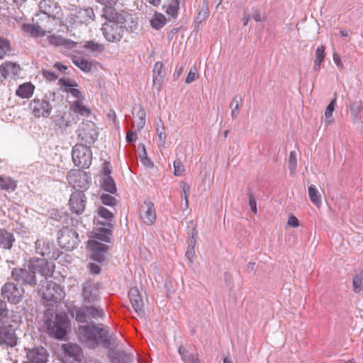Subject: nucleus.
Segmentation results:
<instances>
[{
  "label": "nucleus",
  "mask_w": 363,
  "mask_h": 363,
  "mask_svg": "<svg viewBox=\"0 0 363 363\" xmlns=\"http://www.w3.org/2000/svg\"><path fill=\"white\" fill-rule=\"evenodd\" d=\"M43 75L50 79H56L57 78V76L51 71H44Z\"/></svg>",
  "instance_id": "69168bd1"
},
{
  "label": "nucleus",
  "mask_w": 363,
  "mask_h": 363,
  "mask_svg": "<svg viewBox=\"0 0 363 363\" xmlns=\"http://www.w3.org/2000/svg\"><path fill=\"white\" fill-rule=\"evenodd\" d=\"M98 216L106 220L105 222L100 221L96 216L94 218V225L96 227L99 225H104L109 228H113L111 221L113 218V213L104 206H100L97 211Z\"/></svg>",
  "instance_id": "b1692460"
},
{
  "label": "nucleus",
  "mask_w": 363,
  "mask_h": 363,
  "mask_svg": "<svg viewBox=\"0 0 363 363\" xmlns=\"http://www.w3.org/2000/svg\"><path fill=\"white\" fill-rule=\"evenodd\" d=\"M287 225L292 228H297L299 226V220L295 216H291L288 218Z\"/></svg>",
  "instance_id": "6e6d98bb"
},
{
  "label": "nucleus",
  "mask_w": 363,
  "mask_h": 363,
  "mask_svg": "<svg viewBox=\"0 0 363 363\" xmlns=\"http://www.w3.org/2000/svg\"><path fill=\"white\" fill-rule=\"evenodd\" d=\"M142 1L145 2V4L149 3L154 6H157L160 3V0H142Z\"/></svg>",
  "instance_id": "338daca9"
},
{
  "label": "nucleus",
  "mask_w": 363,
  "mask_h": 363,
  "mask_svg": "<svg viewBox=\"0 0 363 363\" xmlns=\"http://www.w3.org/2000/svg\"><path fill=\"white\" fill-rule=\"evenodd\" d=\"M45 284L46 285H42L38 291V294L43 299L53 303H59L64 299L65 292L59 284L47 280Z\"/></svg>",
  "instance_id": "39448f33"
},
{
  "label": "nucleus",
  "mask_w": 363,
  "mask_h": 363,
  "mask_svg": "<svg viewBox=\"0 0 363 363\" xmlns=\"http://www.w3.org/2000/svg\"><path fill=\"white\" fill-rule=\"evenodd\" d=\"M198 78V73L195 67L191 68L186 78V83L190 84Z\"/></svg>",
  "instance_id": "864d4df0"
},
{
  "label": "nucleus",
  "mask_w": 363,
  "mask_h": 363,
  "mask_svg": "<svg viewBox=\"0 0 363 363\" xmlns=\"http://www.w3.org/2000/svg\"><path fill=\"white\" fill-rule=\"evenodd\" d=\"M173 166L174 174L175 176H181L184 171L182 162L179 160H177L174 162Z\"/></svg>",
  "instance_id": "603ef678"
},
{
  "label": "nucleus",
  "mask_w": 363,
  "mask_h": 363,
  "mask_svg": "<svg viewBox=\"0 0 363 363\" xmlns=\"http://www.w3.org/2000/svg\"><path fill=\"white\" fill-rule=\"evenodd\" d=\"M68 311L72 318H74L77 322L86 323L87 321V311L86 306L84 308L72 306L68 308Z\"/></svg>",
  "instance_id": "cd10ccee"
},
{
  "label": "nucleus",
  "mask_w": 363,
  "mask_h": 363,
  "mask_svg": "<svg viewBox=\"0 0 363 363\" xmlns=\"http://www.w3.org/2000/svg\"><path fill=\"white\" fill-rule=\"evenodd\" d=\"M35 86L30 82L21 84L16 91V94L22 99H28L32 96Z\"/></svg>",
  "instance_id": "7c9ffc66"
},
{
  "label": "nucleus",
  "mask_w": 363,
  "mask_h": 363,
  "mask_svg": "<svg viewBox=\"0 0 363 363\" xmlns=\"http://www.w3.org/2000/svg\"><path fill=\"white\" fill-rule=\"evenodd\" d=\"M167 23L166 17L162 13H155L154 17L150 21L151 26L159 30L164 26Z\"/></svg>",
  "instance_id": "f704fd0d"
},
{
  "label": "nucleus",
  "mask_w": 363,
  "mask_h": 363,
  "mask_svg": "<svg viewBox=\"0 0 363 363\" xmlns=\"http://www.w3.org/2000/svg\"><path fill=\"white\" fill-rule=\"evenodd\" d=\"M22 30L26 34L34 37H43L46 34L45 30H43L39 26L34 24H23Z\"/></svg>",
  "instance_id": "2f4dec72"
},
{
  "label": "nucleus",
  "mask_w": 363,
  "mask_h": 363,
  "mask_svg": "<svg viewBox=\"0 0 363 363\" xmlns=\"http://www.w3.org/2000/svg\"><path fill=\"white\" fill-rule=\"evenodd\" d=\"M1 295L9 302L14 304L20 303L24 295V289L13 283H6L1 289Z\"/></svg>",
  "instance_id": "9b49d317"
},
{
  "label": "nucleus",
  "mask_w": 363,
  "mask_h": 363,
  "mask_svg": "<svg viewBox=\"0 0 363 363\" xmlns=\"http://www.w3.org/2000/svg\"><path fill=\"white\" fill-rule=\"evenodd\" d=\"M39 8L43 13L53 18L61 11L60 6L54 0H42L39 4Z\"/></svg>",
  "instance_id": "5701e85b"
},
{
  "label": "nucleus",
  "mask_w": 363,
  "mask_h": 363,
  "mask_svg": "<svg viewBox=\"0 0 363 363\" xmlns=\"http://www.w3.org/2000/svg\"><path fill=\"white\" fill-rule=\"evenodd\" d=\"M95 19V13L91 7L79 8L72 10L67 18V21L71 25L86 24L88 25Z\"/></svg>",
  "instance_id": "0eeeda50"
},
{
  "label": "nucleus",
  "mask_w": 363,
  "mask_h": 363,
  "mask_svg": "<svg viewBox=\"0 0 363 363\" xmlns=\"http://www.w3.org/2000/svg\"><path fill=\"white\" fill-rule=\"evenodd\" d=\"M96 125L91 121L82 123L78 130V138L84 145L93 144L98 138Z\"/></svg>",
  "instance_id": "9d476101"
},
{
  "label": "nucleus",
  "mask_w": 363,
  "mask_h": 363,
  "mask_svg": "<svg viewBox=\"0 0 363 363\" xmlns=\"http://www.w3.org/2000/svg\"><path fill=\"white\" fill-rule=\"evenodd\" d=\"M240 101L241 97L240 96H235L230 103V107L232 108L231 116L233 119L236 118L238 115Z\"/></svg>",
  "instance_id": "a18cd8bd"
},
{
  "label": "nucleus",
  "mask_w": 363,
  "mask_h": 363,
  "mask_svg": "<svg viewBox=\"0 0 363 363\" xmlns=\"http://www.w3.org/2000/svg\"><path fill=\"white\" fill-rule=\"evenodd\" d=\"M55 266L45 258H32L28 262V269L35 275L36 273L45 277H51Z\"/></svg>",
  "instance_id": "6e6552de"
},
{
  "label": "nucleus",
  "mask_w": 363,
  "mask_h": 363,
  "mask_svg": "<svg viewBox=\"0 0 363 363\" xmlns=\"http://www.w3.org/2000/svg\"><path fill=\"white\" fill-rule=\"evenodd\" d=\"M128 296L131 304L135 312L141 314L143 312V301L140 296V291L137 287H133L128 292Z\"/></svg>",
  "instance_id": "393cba45"
},
{
  "label": "nucleus",
  "mask_w": 363,
  "mask_h": 363,
  "mask_svg": "<svg viewBox=\"0 0 363 363\" xmlns=\"http://www.w3.org/2000/svg\"><path fill=\"white\" fill-rule=\"evenodd\" d=\"M103 172L106 177H110L111 173V165L108 162H105L103 165Z\"/></svg>",
  "instance_id": "680f3d73"
},
{
  "label": "nucleus",
  "mask_w": 363,
  "mask_h": 363,
  "mask_svg": "<svg viewBox=\"0 0 363 363\" xmlns=\"http://www.w3.org/2000/svg\"><path fill=\"white\" fill-rule=\"evenodd\" d=\"M55 67L57 68L59 70H66L67 69V67L65 65H62V64L59 63V62H57L54 65Z\"/></svg>",
  "instance_id": "774afa93"
},
{
  "label": "nucleus",
  "mask_w": 363,
  "mask_h": 363,
  "mask_svg": "<svg viewBox=\"0 0 363 363\" xmlns=\"http://www.w3.org/2000/svg\"><path fill=\"white\" fill-rule=\"evenodd\" d=\"M14 240L13 233L8 232L5 229H0V247L10 250L13 246Z\"/></svg>",
  "instance_id": "c756f323"
},
{
  "label": "nucleus",
  "mask_w": 363,
  "mask_h": 363,
  "mask_svg": "<svg viewBox=\"0 0 363 363\" xmlns=\"http://www.w3.org/2000/svg\"><path fill=\"white\" fill-rule=\"evenodd\" d=\"M68 183L74 188L86 189L89 186L87 174L79 170L74 169L67 175Z\"/></svg>",
  "instance_id": "2eb2a0df"
},
{
  "label": "nucleus",
  "mask_w": 363,
  "mask_h": 363,
  "mask_svg": "<svg viewBox=\"0 0 363 363\" xmlns=\"http://www.w3.org/2000/svg\"><path fill=\"white\" fill-rule=\"evenodd\" d=\"M82 296L84 304L94 303L99 298V288L96 284L87 281L82 285Z\"/></svg>",
  "instance_id": "6ab92c4d"
},
{
  "label": "nucleus",
  "mask_w": 363,
  "mask_h": 363,
  "mask_svg": "<svg viewBox=\"0 0 363 363\" xmlns=\"http://www.w3.org/2000/svg\"><path fill=\"white\" fill-rule=\"evenodd\" d=\"M249 205L255 214L257 213V202L253 196L249 199Z\"/></svg>",
  "instance_id": "bf43d9fd"
},
{
  "label": "nucleus",
  "mask_w": 363,
  "mask_h": 363,
  "mask_svg": "<svg viewBox=\"0 0 363 363\" xmlns=\"http://www.w3.org/2000/svg\"><path fill=\"white\" fill-rule=\"evenodd\" d=\"M308 196L310 201L317 207L320 208L322 205L321 194L313 185L308 186Z\"/></svg>",
  "instance_id": "72a5a7b5"
},
{
  "label": "nucleus",
  "mask_w": 363,
  "mask_h": 363,
  "mask_svg": "<svg viewBox=\"0 0 363 363\" xmlns=\"http://www.w3.org/2000/svg\"><path fill=\"white\" fill-rule=\"evenodd\" d=\"M11 50V44L6 39L0 38V60L5 57Z\"/></svg>",
  "instance_id": "37998d69"
},
{
  "label": "nucleus",
  "mask_w": 363,
  "mask_h": 363,
  "mask_svg": "<svg viewBox=\"0 0 363 363\" xmlns=\"http://www.w3.org/2000/svg\"><path fill=\"white\" fill-rule=\"evenodd\" d=\"M333 58L334 62L336 64V65H337L338 67H340L341 68H343L344 65L342 62L341 57L337 52H334L333 54Z\"/></svg>",
  "instance_id": "052dcab7"
},
{
  "label": "nucleus",
  "mask_w": 363,
  "mask_h": 363,
  "mask_svg": "<svg viewBox=\"0 0 363 363\" xmlns=\"http://www.w3.org/2000/svg\"><path fill=\"white\" fill-rule=\"evenodd\" d=\"M72 157L75 166L88 168L91 163V150L86 145L77 144L72 149Z\"/></svg>",
  "instance_id": "423d86ee"
},
{
  "label": "nucleus",
  "mask_w": 363,
  "mask_h": 363,
  "mask_svg": "<svg viewBox=\"0 0 363 363\" xmlns=\"http://www.w3.org/2000/svg\"><path fill=\"white\" fill-rule=\"evenodd\" d=\"M353 291L359 294L363 289V272L356 274L352 280Z\"/></svg>",
  "instance_id": "a19ab883"
},
{
  "label": "nucleus",
  "mask_w": 363,
  "mask_h": 363,
  "mask_svg": "<svg viewBox=\"0 0 363 363\" xmlns=\"http://www.w3.org/2000/svg\"><path fill=\"white\" fill-rule=\"evenodd\" d=\"M139 214L140 219L145 225H152L157 218L154 203L149 201H144L140 205Z\"/></svg>",
  "instance_id": "f8f14e48"
},
{
  "label": "nucleus",
  "mask_w": 363,
  "mask_h": 363,
  "mask_svg": "<svg viewBox=\"0 0 363 363\" xmlns=\"http://www.w3.org/2000/svg\"><path fill=\"white\" fill-rule=\"evenodd\" d=\"M21 71L20 65L16 62L6 61L0 65V80L4 81L8 78L15 79Z\"/></svg>",
  "instance_id": "dca6fc26"
},
{
  "label": "nucleus",
  "mask_w": 363,
  "mask_h": 363,
  "mask_svg": "<svg viewBox=\"0 0 363 363\" xmlns=\"http://www.w3.org/2000/svg\"><path fill=\"white\" fill-rule=\"evenodd\" d=\"M128 12L116 10L106 9L102 17L106 20L103 23L101 31L106 40L117 43L123 38L125 31Z\"/></svg>",
  "instance_id": "f257e3e1"
},
{
  "label": "nucleus",
  "mask_w": 363,
  "mask_h": 363,
  "mask_svg": "<svg viewBox=\"0 0 363 363\" xmlns=\"http://www.w3.org/2000/svg\"><path fill=\"white\" fill-rule=\"evenodd\" d=\"M11 277L18 283L35 285L36 284L35 275L29 269L23 268H13L11 271Z\"/></svg>",
  "instance_id": "f3484780"
},
{
  "label": "nucleus",
  "mask_w": 363,
  "mask_h": 363,
  "mask_svg": "<svg viewBox=\"0 0 363 363\" xmlns=\"http://www.w3.org/2000/svg\"><path fill=\"white\" fill-rule=\"evenodd\" d=\"M59 84L63 89L64 91L71 94L77 100L84 99L79 91L77 83L70 79L61 78L59 80Z\"/></svg>",
  "instance_id": "4be33fe9"
},
{
  "label": "nucleus",
  "mask_w": 363,
  "mask_h": 363,
  "mask_svg": "<svg viewBox=\"0 0 363 363\" xmlns=\"http://www.w3.org/2000/svg\"><path fill=\"white\" fill-rule=\"evenodd\" d=\"M65 358L69 363H81L83 359L82 348L77 344L67 343L62 345Z\"/></svg>",
  "instance_id": "ddd939ff"
},
{
  "label": "nucleus",
  "mask_w": 363,
  "mask_h": 363,
  "mask_svg": "<svg viewBox=\"0 0 363 363\" xmlns=\"http://www.w3.org/2000/svg\"><path fill=\"white\" fill-rule=\"evenodd\" d=\"M112 228H97L95 237L102 241L109 242V236L111 235Z\"/></svg>",
  "instance_id": "e433bc0d"
},
{
  "label": "nucleus",
  "mask_w": 363,
  "mask_h": 363,
  "mask_svg": "<svg viewBox=\"0 0 363 363\" xmlns=\"http://www.w3.org/2000/svg\"><path fill=\"white\" fill-rule=\"evenodd\" d=\"M89 269L91 274H99L101 272V269L99 266L94 263H91L89 264Z\"/></svg>",
  "instance_id": "4d7b16f0"
},
{
  "label": "nucleus",
  "mask_w": 363,
  "mask_h": 363,
  "mask_svg": "<svg viewBox=\"0 0 363 363\" xmlns=\"http://www.w3.org/2000/svg\"><path fill=\"white\" fill-rule=\"evenodd\" d=\"M137 140V134L133 131H128L126 133V140L128 143L134 142Z\"/></svg>",
  "instance_id": "13d9d810"
},
{
  "label": "nucleus",
  "mask_w": 363,
  "mask_h": 363,
  "mask_svg": "<svg viewBox=\"0 0 363 363\" xmlns=\"http://www.w3.org/2000/svg\"><path fill=\"white\" fill-rule=\"evenodd\" d=\"M101 200L103 204L106 206H113L116 204V199L109 194H103L101 196Z\"/></svg>",
  "instance_id": "3c124183"
},
{
  "label": "nucleus",
  "mask_w": 363,
  "mask_h": 363,
  "mask_svg": "<svg viewBox=\"0 0 363 363\" xmlns=\"http://www.w3.org/2000/svg\"><path fill=\"white\" fill-rule=\"evenodd\" d=\"M85 202L84 195L81 191L74 192L69 201L71 211L77 215L82 214L85 208Z\"/></svg>",
  "instance_id": "aec40b11"
},
{
  "label": "nucleus",
  "mask_w": 363,
  "mask_h": 363,
  "mask_svg": "<svg viewBox=\"0 0 363 363\" xmlns=\"http://www.w3.org/2000/svg\"><path fill=\"white\" fill-rule=\"evenodd\" d=\"M157 134H158V137H159L160 140L162 143H164L165 139H166V134H165V132H164V128L162 127L161 130L157 129Z\"/></svg>",
  "instance_id": "0e129e2a"
},
{
  "label": "nucleus",
  "mask_w": 363,
  "mask_h": 363,
  "mask_svg": "<svg viewBox=\"0 0 363 363\" xmlns=\"http://www.w3.org/2000/svg\"><path fill=\"white\" fill-rule=\"evenodd\" d=\"M179 187L182 189V198L185 201V205H184V208H183V210L184 211L187 210L189 207V193H190V186L185 182L182 181V182H179Z\"/></svg>",
  "instance_id": "4c0bfd02"
},
{
  "label": "nucleus",
  "mask_w": 363,
  "mask_h": 363,
  "mask_svg": "<svg viewBox=\"0 0 363 363\" xmlns=\"http://www.w3.org/2000/svg\"><path fill=\"white\" fill-rule=\"evenodd\" d=\"M30 108L35 118H47L52 110V106L48 101L38 99H35L30 102Z\"/></svg>",
  "instance_id": "4468645a"
},
{
  "label": "nucleus",
  "mask_w": 363,
  "mask_h": 363,
  "mask_svg": "<svg viewBox=\"0 0 363 363\" xmlns=\"http://www.w3.org/2000/svg\"><path fill=\"white\" fill-rule=\"evenodd\" d=\"M336 102V98H334L330 103L328 105L325 111V116L326 118H329L332 116L333 113L335 110V105Z\"/></svg>",
  "instance_id": "5fc2aeb1"
},
{
  "label": "nucleus",
  "mask_w": 363,
  "mask_h": 363,
  "mask_svg": "<svg viewBox=\"0 0 363 363\" xmlns=\"http://www.w3.org/2000/svg\"><path fill=\"white\" fill-rule=\"evenodd\" d=\"M17 186L16 182L9 177H0V189L6 191H14Z\"/></svg>",
  "instance_id": "c9c22d12"
},
{
  "label": "nucleus",
  "mask_w": 363,
  "mask_h": 363,
  "mask_svg": "<svg viewBox=\"0 0 363 363\" xmlns=\"http://www.w3.org/2000/svg\"><path fill=\"white\" fill-rule=\"evenodd\" d=\"M72 61L78 68L84 72H90L92 68V64L84 57L73 56Z\"/></svg>",
  "instance_id": "473e14b6"
},
{
  "label": "nucleus",
  "mask_w": 363,
  "mask_h": 363,
  "mask_svg": "<svg viewBox=\"0 0 363 363\" xmlns=\"http://www.w3.org/2000/svg\"><path fill=\"white\" fill-rule=\"evenodd\" d=\"M325 48L324 45H321L316 49L315 51V69H320L322 62L324 61L325 57Z\"/></svg>",
  "instance_id": "ea45409f"
},
{
  "label": "nucleus",
  "mask_w": 363,
  "mask_h": 363,
  "mask_svg": "<svg viewBox=\"0 0 363 363\" xmlns=\"http://www.w3.org/2000/svg\"><path fill=\"white\" fill-rule=\"evenodd\" d=\"M84 48L93 52H102L104 50V45L94 40L86 41Z\"/></svg>",
  "instance_id": "c03bdc74"
},
{
  "label": "nucleus",
  "mask_w": 363,
  "mask_h": 363,
  "mask_svg": "<svg viewBox=\"0 0 363 363\" xmlns=\"http://www.w3.org/2000/svg\"><path fill=\"white\" fill-rule=\"evenodd\" d=\"M48 42L50 44L53 45L55 46H64L65 48H74L76 46V43L65 39L60 35H51L48 38Z\"/></svg>",
  "instance_id": "c85d7f7f"
},
{
  "label": "nucleus",
  "mask_w": 363,
  "mask_h": 363,
  "mask_svg": "<svg viewBox=\"0 0 363 363\" xmlns=\"http://www.w3.org/2000/svg\"><path fill=\"white\" fill-rule=\"evenodd\" d=\"M84 99H81L72 101L69 105V110L74 113L88 117L91 115V110L84 104Z\"/></svg>",
  "instance_id": "a878e982"
},
{
  "label": "nucleus",
  "mask_w": 363,
  "mask_h": 363,
  "mask_svg": "<svg viewBox=\"0 0 363 363\" xmlns=\"http://www.w3.org/2000/svg\"><path fill=\"white\" fill-rule=\"evenodd\" d=\"M57 240L60 246L66 250L74 249L79 241L78 233L68 228H63L60 230Z\"/></svg>",
  "instance_id": "1a4fd4ad"
},
{
  "label": "nucleus",
  "mask_w": 363,
  "mask_h": 363,
  "mask_svg": "<svg viewBox=\"0 0 363 363\" xmlns=\"http://www.w3.org/2000/svg\"><path fill=\"white\" fill-rule=\"evenodd\" d=\"M97 2L104 5L102 13H104L106 9L116 10L113 7L116 5L118 0H96Z\"/></svg>",
  "instance_id": "8fccbe9b"
},
{
  "label": "nucleus",
  "mask_w": 363,
  "mask_h": 363,
  "mask_svg": "<svg viewBox=\"0 0 363 363\" xmlns=\"http://www.w3.org/2000/svg\"><path fill=\"white\" fill-rule=\"evenodd\" d=\"M208 9H205L203 10L200 11V12L199 13V16L197 17L199 22H201L203 20H205V18L208 16Z\"/></svg>",
  "instance_id": "e2e57ef3"
},
{
  "label": "nucleus",
  "mask_w": 363,
  "mask_h": 363,
  "mask_svg": "<svg viewBox=\"0 0 363 363\" xmlns=\"http://www.w3.org/2000/svg\"><path fill=\"white\" fill-rule=\"evenodd\" d=\"M102 188L104 190L111 193L114 194L116 192V184L111 177H106L103 183H102Z\"/></svg>",
  "instance_id": "79ce46f5"
},
{
  "label": "nucleus",
  "mask_w": 363,
  "mask_h": 363,
  "mask_svg": "<svg viewBox=\"0 0 363 363\" xmlns=\"http://www.w3.org/2000/svg\"><path fill=\"white\" fill-rule=\"evenodd\" d=\"M163 68V63L162 62H157L154 66V73L157 72V74L153 76V83L155 84L157 82H160L162 79V71Z\"/></svg>",
  "instance_id": "de8ad7c7"
},
{
  "label": "nucleus",
  "mask_w": 363,
  "mask_h": 363,
  "mask_svg": "<svg viewBox=\"0 0 363 363\" xmlns=\"http://www.w3.org/2000/svg\"><path fill=\"white\" fill-rule=\"evenodd\" d=\"M86 310L87 311V314H89L91 318H101L104 316V312L101 309L96 308L92 306H86Z\"/></svg>",
  "instance_id": "09e8293b"
},
{
  "label": "nucleus",
  "mask_w": 363,
  "mask_h": 363,
  "mask_svg": "<svg viewBox=\"0 0 363 363\" xmlns=\"http://www.w3.org/2000/svg\"><path fill=\"white\" fill-rule=\"evenodd\" d=\"M78 339L89 347H95L99 342L104 343L106 347L111 345V337L107 328H100L95 325H79L76 330Z\"/></svg>",
  "instance_id": "7ed1b4c3"
},
{
  "label": "nucleus",
  "mask_w": 363,
  "mask_h": 363,
  "mask_svg": "<svg viewBox=\"0 0 363 363\" xmlns=\"http://www.w3.org/2000/svg\"><path fill=\"white\" fill-rule=\"evenodd\" d=\"M49 354L43 347H36L28 349L26 352V357L33 363H47Z\"/></svg>",
  "instance_id": "412c9836"
},
{
  "label": "nucleus",
  "mask_w": 363,
  "mask_h": 363,
  "mask_svg": "<svg viewBox=\"0 0 363 363\" xmlns=\"http://www.w3.org/2000/svg\"><path fill=\"white\" fill-rule=\"evenodd\" d=\"M86 247L91 252V258L97 262H103L105 259V252L108 246L95 240H89L86 243Z\"/></svg>",
  "instance_id": "a211bd4d"
},
{
  "label": "nucleus",
  "mask_w": 363,
  "mask_h": 363,
  "mask_svg": "<svg viewBox=\"0 0 363 363\" xmlns=\"http://www.w3.org/2000/svg\"><path fill=\"white\" fill-rule=\"evenodd\" d=\"M297 167V158H296V152L295 151H291L289 154V168L290 170V173L291 175H294L296 172Z\"/></svg>",
  "instance_id": "49530a36"
},
{
  "label": "nucleus",
  "mask_w": 363,
  "mask_h": 363,
  "mask_svg": "<svg viewBox=\"0 0 363 363\" xmlns=\"http://www.w3.org/2000/svg\"><path fill=\"white\" fill-rule=\"evenodd\" d=\"M44 326L48 334L56 339L64 338L70 328V321L65 313L47 312Z\"/></svg>",
  "instance_id": "20e7f679"
},
{
  "label": "nucleus",
  "mask_w": 363,
  "mask_h": 363,
  "mask_svg": "<svg viewBox=\"0 0 363 363\" xmlns=\"http://www.w3.org/2000/svg\"><path fill=\"white\" fill-rule=\"evenodd\" d=\"M146 122V113L142 106H139L135 113H133V119L132 121V127L140 130L143 129Z\"/></svg>",
  "instance_id": "bb28decb"
},
{
  "label": "nucleus",
  "mask_w": 363,
  "mask_h": 363,
  "mask_svg": "<svg viewBox=\"0 0 363 363\" xmlns=\"http://www.w3.org/2000/svg\"><path fill=\"white\" fill-rule=\"evenodd\" d=\"M179 8V0H171L167 6L166 13L173 18H175L178 16Z\"/></svg>",
  "instance_id": "58836bf2"
},
{
  "label": "nucleus",
  "mask_w": 363,
  "mask_h": 363,
  "mask_svg": "<svg viewBox=\"0 0 363 363\" xmlns=\"http://www.w3.org/2000/svg\"><path fill=\"white\" fill-rule=\"evenodd\" d=\"M21 321L20 315L6 308L5 303L0 304V345L14 347L16 345L15 326Z\"/></svg>",
  "instance_id": "f03ea898"
}]
</instances>
